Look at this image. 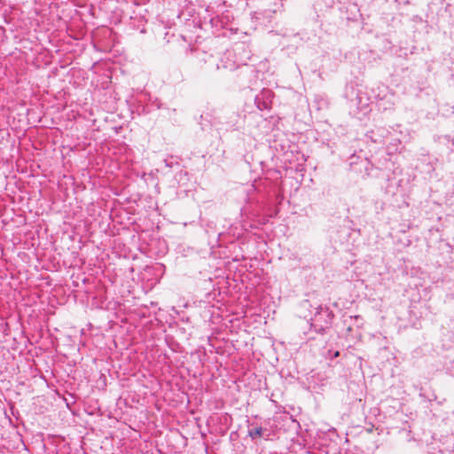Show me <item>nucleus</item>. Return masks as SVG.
<instances>
[{
  "mask_svg": "<svg viewBox=\"0 0 454 454\" xmlns=\"http://www.w3.org/2000/svg\"><path fill=\"white\" fill-rule=\"evenodd\" d=\"M332 317L327 309L320 307L310 319V326L315 332L324 333L331 326Z\"/></svg>",
  "mask_w": 454,
  "mask_h": 454,
  "instance_id": "nucleus-1",
  "label": "nucleus"
},
{
  "mask_svg": "<svg viewBox=\"0 0 454 454\" xmlns=\"http://www.w3.org/2000/svg\"><path fill=\"white\" fill-rule=\"evenodd\" d=\"M248 435L251 439L255 440L263 435V429L262 427H256L248 430Z\"/></svg>",
  "mask_w": 454,
  "mask_h": 454,
  "instance_id": "nucleus-2",
  "label": "nucleus"
},
{
  "mask_svg": "<svg viewBox=\"0 0 454 454\" xmlns=\"http://www.w3.org/2000/svg\"><path fill=\"white\" fill-rule=\"evenodd\" d=\"M340 356V352H339V351H336V352L334 353V357H337V356Z\"/></svg>",
  "mask_w": 454,
  "mask_h": 454,
  "instance_id": "nucleus-3",
  "label": "nucleus"
}]
</instances>
